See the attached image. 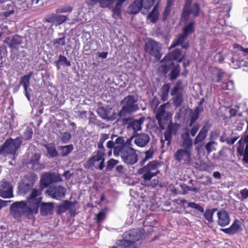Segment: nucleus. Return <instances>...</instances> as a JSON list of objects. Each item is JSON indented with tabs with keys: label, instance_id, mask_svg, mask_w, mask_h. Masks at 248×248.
Here are the masks:
<instances>
[{
	"label": "nucleus",
	"instance_id": "1",
	"mask_svg": "<svg viewBox=\"0 0 248 248\" xmlns=\"http://www.w3.org/2000/svg\"><path fill=\"white\" fill-rule=\"evenodd\" d=\"M38 177L34 173L30 172L25 175L18 183L17 193L22 195H26L30 192L27 198L29 203L28 212L37 214L38 212L39 203L42 200V189L34 188Z\"/></svg>",
	"mask_w": 248,
	"mask_h": 248
},
{
	"label": "nucleus",
	"instance_id": "2",
	"mask_svg": "<svg viewBox=\"0 0 248 248\" xmlns=\"http://www.w3.org/2000/svg\"><path fill=\"white\" fill-rule=\"evenodd\" d=\"M144 233L143 229H133L125 232L122 239L118 240L113 248H137L136 242L141 239Z\"/></svg>",
	"mask_w": 248,
	"mask_h": 248
},
{
	"label": "nucleus",
	"instance_id": "3",
	"mask_svg": "<svg viewBox=\"0 0 248 248\" xmlns=\"http://www.w3.org/2000/svg\"><path fill=\"white\" fill-rule=\"evenodd\" d=\"M113 155L116 157L120 156L122 161L128 165H134L139 160L137 151L132 147H116L113 151Z\"/></svg>",
	"mask_w": 248,
	"mask_h": 248
},
{
	"label": "nucleus",
	"instance_id": "4",
	"mask_svg": "<svg viewBox=\"0 0 248 248\" xmlns=\"http://www.w3.org/2000/svg\"><path fill=\"white\" fill-rule=\"evenodd\" d=\"M127 0H99V3L102 8L111 9L112 17L116 20L122 18L123 3Z\"/></svg>",
	"mask_w": 248,
	"mask_h": 248
},
{
	"label": "nucleus",
	"instance_id": "5",
	"mask_svg": "<svg viewBox=\"0 0 248 248\" xmlns=\"http://www.w3.org/2000/svg\"><path fill=\"white\" fill-rule=\"evenodd\" d=\"M137 102V99L134 95H128L125 97L121 102L123 106L118 113L119 116L122 118L137 111L139 109Z\"/></svg>",
	"mask_w": 248,
	"mask_h": 248
},
{
	"label": "nucleus",
	"instance_id": "6",
	"mask_svg": "<svg viewBox=\"0 0 248 248\" xmlns=\"http://www.w3.org/2000/svg\"><path fill=\"white\" fill-rule=\"evenodd\" d=\"M21 139V137H18L14 140L12 138L7 139L0 146V155L3 156L8 155H14L22 144Z\"/></svg>",
	"mask_w": 248,
	"mask_h": 248
},
{
	"label": "nucleus",
	"instance_id": "7",
	"mask_svg": "<svg viewBox=\"0 0 248 248\" xmlns=\"http://www.w3.org/2000/svg\"><path fill=\"white\" fill-rule=\"evenodd\" d=\"M160 166V163L156 160L150 161L146 166L139 170V173L142 174L141 178L145 181H150L160 173L157 169Z\"/></svg>",
	"mask_w": 248,
	"mask_h": 248
},
{
	"label": "nucleus",
	"instance_id": "8",
	"mask_svg": "<svg viewBox=\"0 0 248 248\" xmlns=\"http://www.w3.org/2000/svg\"><path fill=\"white\" fill-rule=\"evenodd\" d=\"M28 207L29 203L27 201L15 202L10 206L11 214L14 218L16 219L21 218L22 214H35L34 213L28 212Z\"/></svg>",
	"mask_w": 248,
	"mask_h": 248
},
{
	"label": "nucleus",
	"instance_id": "9",
	"mask_svg": "<svg viewBox=\"0 0 248 248\" xmlns=\"http://www.w3.org/2000/svg\"><path fill=\"white\" fill-rule=\"evenodd\" d=\"M145 51L157 60L162 57L161 47L160 44L152 39H149L145 44Z\"/></svg>",
	"mask_w": 248,
	"mask_h": 248
},
{
	"label": "nucleus",
	"instance_id": "10",
	"mask_svg": "<svg viewBox=\"0 0 248 248\" xmlns=\"http://www.w3.org/2000/svg\"><path fill=\"white\" fill-rule=\"evenodd\" d=\"M192 150L186 148L178 149L174 154V159L178 162L184 161V164L189 165L192 161Z\"/></svg>",
	"mask_w": 248,
	"mask_h": 248
},
{
	"label": "nucleus",
	"instance_id": "11",
	"mask_svg": "<svg viewBox=\"0 0 248 248\" xmlns=\"http://www.w3.org/2000/svg\"><path fill=\"white\" fill-rule=\"evenodd\" d=\"M60 181H61V178L59 176L50 172H46L41 176L39 189H41L42 191L44 188L48 187L53 183Z\"/></svg>",
	"mask_w": 248,
	"mask_h": 248
},
{
	"label": "nucleus",
	"instance_id": "12",
	"mask_svg": "<svg viewBox=\"0 0 248 248\" xmlns=\"http://www.w3.org/2000/svg\"><path fill=\"white\" fill-rule=\"evenodd\" d=\"M46 193L52 198L61 201L65 196L66 189L62 186H52L46 191Z\"/></svg>",
	"mask_w": 248,
	"mask_h": 248
},
{
	"label": "nucleus",
	"instance_id": "13",
	"mask_svg": "<svg viewBox=\"0 0 248 248\" xmlns=\"http://www.w3.org/2000/svg\"><path fill=\"white\" fill-rule=\"evenodd\" d=\"M77 203L76 201L70 202L68 200L63 201L62 204L59 205L56 212L57 215H61L67 211L69 212L71 216H75L76 212V208L75 204Z\"/></svg>",
	"mask_w": 248,
	"mask_h": 248
},
{
	"label": "nucleus",
	"instance_id": "14",
	"mask_svg": "<svg viewBox=\"0 0 248 248\" xmlns=\"http://www.w3.org/2000/svg\"><path fill=\"white\" fill-rule=\"evenodd\" d=\"M201 8L200 6L198 3H194L191 8H188L185 10H182L181 15V20L183 22H186L189 19L191 14L194 17H198L200 15Z\"/></svg>",
	"mask_w": 248,
	"mask_h": 248
},
{
	"label": "nucleus",
	"instance_id": "15",
	"mask_svg": "<svg viewBox=\"0 0 248 248\" xmlns=\"http://www.w3.org/2000/svg\"><path fill=\"white\" fill-rule=\"evenodd\" d=\"M94 155L89 158L86 162V165L87 166L88 168L94 166L96 162L100 161V164L96 168L100 170H102L104 168V163L105 160L104 156L105 153L99 152H94Z\"/></svg>",
	"mask_w": 248,
	"mask_h": 248
},
{
	"label": "nucleus",
	"instance_id": "16",
	"mask_svg": "<svg viewBox=\"0 0 248 248\" xmlns=\"http://www.w3.org/2000/svg\"><path fill=\"white\" fill-rule=\"evenodd\" d=\"M0 196L4 199L14 197L13 186L5 179H3L0 183Z\"/></svg>",
	"mask_w": 248,
	"mask_h": 248
},
{
	"label": "nucleus",
	"instance_id": "17",
	"mask_svg": "<svg viewBox=\"0 0 248 248\" xmlns=\"http://www.w3.org/2000/svg\"><path fill=\"white\" fill-rule=\"evenodd\" d=\"M181 127L179 124L170 122L164 132L165 140L167 141V144L169 145L172 140V135H176Z\"/></svg>",
	"mask_w": 248,
	"mask_h": 248
},
{
	"label": "nucleus",
	"instance_id": "18",
	"mask_svg": "<svg viewBox=\"0 0 248 248\" xmlns=\"http://www.w3.org/2000/svg\"><path fill=\"white\" fill-rule=\"evenodd\" d=\"M184 131L180 135V146L183 148L192 150V139L189 136V130L188 128L184 129Z\"/></svg>",
	"mask_w": 248,
	"mask_h": 248
},
{
	"label": "nucleus",
	"instance_id": "19",
	"mask_svg": "<svg viewBox=\"0 0 248 248\" xmlns=\"http://www.w3.org/2000/svg\"><path fill=\"white\" fill-rule=\"evenodd\" d=\"M217 223L220 227H223L230 224V217L229 213L224 209H221L217 212Z\"/></svg>",
	"mask_w": 248,
	"mask_h": 248
},
{
	"label": "nucleus",
	"instance_id": "20",
	"mask_svg": "<svg viewBox=\"0 0 248 248\" xmlns=\"http://www.w3.org/2000/svg\"><path fill=\"white\" fill-rule=\"evenodd\" d=\"M185 58V55H182V51L179 48H175L171 52H169L163 59L162 61L170 60L177 61L178 62H181Z\"/></svg>",
	"mask_w": 248,
	"mask_h": 248
},
{
	"label": "nucleus",
	"instance_id": "21",
	"mask_svg": "<svg viewBox=\"0 0 248 248\" xmlns=\"http://www.w3.org/2000/svg\"><path fill=\"white\" fill-rule=\"evenodd\" d=\"M211 126V124L209 121H206L200 130L196 137L194 140V144H197L202 141L206 137L207 133Z\"/></svg>",
	"mask_w": 248,
	"mask_h": 248
},
{
	"label": "nucleus",
	"instance_id": "22",
	"mask_svg": "<svg viewBox=\"0 0 248 248\" xmlns=\"http://www.w3.org/2000/svg\"><path fill=\"white\" fill-rule=\"evenodd\" d=\"M40 213L42 216L52 215L54 211V204L53 202H40L39 203Z\"/></svg>",
	"mask_w": 248,
	"mask_h": 248
},
{
	"label": "nucleus",
	"instance_id": "23",
	"mask_svg": "<svg viewBox=\"0 0 248 248\" xmlns=\"http://www.w3.org/2000/svg\"><path fill=\"white\" fill-rule=\"evenodd\" d=\"M187 37L183 33L179 34L170 45V48H172L178 46H181L182 48L186 49L189 46V43L187 42L184 44Z\"/></svg>",
	"mask_w": 248,
	"mask_h": 248
},
{
	"label": "nucleus",
	"instance_id": "24",
	"mask_svg": "<svg viewBox=\"0 0 248 248\" xmlns=\"http://www.w3.org/2000/svg\"><path fill=\"white\" fill-rule=\"evenodd\" d=\"M33 74L32 72H31L29 74L24 75L21 78L20 85H22L25 92V94L28 100H30V94L28 91V89L30 85V79Z\"/></svg>",
	"mask_w": 248,
	"mask_h": 248
},
{
	"label": "nucleus",
	"instance_id": "25",
	"mask_svg": "<svg viewBox=\"0 0 248 248\" xmlns=\"http://www.w3.org/2000/svg\"><path fill=\"white\" fill-rule=\"evenodd\" d=\"M41 158V154L39 153H35L31 157L29 164L31 165V169L34 170H42L44 168L43 164L40 163V159Z\"/></svg>",
	"mask_w": 248,
	"mask_h": 248
},
{
	"label": "nucleus",
	"instance_id": "26",
	"mask_svg": "<svg viewBox=\"0 0 248 248\" xmlns=\"http://www.w3.org/2000/svg\"><path fill=\"white\" fill-rule=\"evenodd\" d=\"M150 140V137L148 134L140 133L135 137L134 143L138 147H143L149 143Z\"/></svg>",
	"mask_w": 248,
	"mask_h": 248
},
{
	"label": "nucleus",
	"instance_id": "27",
	"mask_svg": "<svg viewBox=\"0 0 248 248\" xmlns=\"http://www.w3.org/2000/svg\"><path fill=\"white\" fill-rule=\"evenodd\" d=\"M124 144V139L122 136L118 137L113 141L112 140H108L106 144V147L108 149H113V151L116 147L121 148L124 146H126Z\"/></svg>",
	"mask_w": 248,
	"mask_h": 248
},
{
	"label": "nucleus",
	"instance_id": "28",
	"mask_svg": "<svg viewBox=\"0 0 248 248\" xmlns=\"http://www.w3.org/2000/svg\"><path fill=\"white\" fill-rule=\"evenodd\" d=\"M239 146L237 148V152L238 155L240 156H243V161L245 163L248 164V144H247L244 150V144L242 139H240L239 141Z\"/></svg>",
	"mask_w": 248,
	"mask_h": 248
},
{
	"label": "nucleus",
	"instance_id": "29",
	"mask_svg": "<svg viewBox=\"0 0 248 248\" xmlns=\"http://www.w3.org/2000/svg\"><path fill=\"white\" fill-rule=\"evenodd\" d=\"M143 8L142 0H134L127 8V12L131 15H135L139 12Z\"/></svg>",
	"mask_w": 248,
	"mask_h": 248
},
{
	"label": "nucleus",
	"instance_id": "30",
	"mask_svg": "<svg viewBox=\"0 0 248 248\" xmlns=\"http://www.w3.org/2000/svg\"><path fill=\"white\" fill-rule=\"evenodd\" d=\"M240 221L236 219L228 228L221 229L220 231L229 235H233L236 233L240 229Z\"/></svg>",
	"mask_w": 248,
	"mask_h": 248
},
{
	"label": "nucleus",
	"instance_id": "31",
	"mask_svg": "<svg viewBox=\"0 0 248 248\" xmlns=\"http://www.w3.org/2000/svg\"><path fill=\"white\" fill-rule=\"evenodd\" d=\"M161 62H164V63L161 64L158 69L165 75L168 74L170 71H171L176 65L173 61L170 60L162 61V60Z\"/></svg>",
	"mask_w": 248,
	"mask_h": 248
},
{
	"label": "nucleus",
	"instance_id": "32",
	"mask_svg": "<svg viewBox=\"0 0 248 248\" xmlns=\"http://www.w3.org/2000/svg\"><path fill=\"white\" fill-rule=\"evenodd\" d=\"M145 118L140 117L138 120H133L130 122L127 126L128 128H132L134 132L140 131L141 129V124L143 123Z\"/></svg>",
	"mask_w": 248,
	"mask_h": 248
},
{
	"label": "nucleus",
	"instance_id": "33",
	"mask_svg": "<svg viewBox=\"0 0 248 248\" xmlns=\"http://www.w3.org/2000/svg\"><path fill=\"white\" fill-rule=\"evenodd\" d=\"M4 43L7 44L9 47L11 48L17 49V46L21 44V41L17 36H13L12 38L7 37Z\"/></svg>",
	"mask_w": 248,
	"mask_h": 248
},
{
	"label": "nucleus",
	"instance_id": "34",
	"mask_svg": "<svg viewBox=\"0 0 248 248\" xmlns=\"http://www.w3.org/2000/svg\"><path fill=\"white\" fill-rule=\"evenodd\" d=\"M181 67L179 64H176L168 75L169 79L172 81L176 80L180 75Z\"/></svg>",
	"mask_w": 248,
	"mask_h": 248
},
{
	"label": "nucleus",
	"instance_id": "35",
	"mask_svg": "<svg viewBox=\"0 0 248 248\" xmlns=\"http://www.w3.org/2000/svg\"><path fill=\"white\" fill-rule=\"evenodd\" d=\"M165 104L160 105L157 108L155 115V118L160 127H161V123L165 113Z\"/></svg>",
	"mask_w": 248,
	"mask_h": 248
},
{
	"label": "nucleus",
	"instance_id": "36",
	"mask_svg": "<svg viewBox=\"0 0 248 248\" xmlns=\"http://www.w3.org/2000/svg\"><path fill=\"white\" fill-rule=\"evenodd\" d=\"M203 111V108L197 107L190 116L189 118V122L188 126L191 127L194 124L198 119L200 113Z\"/></svg>",
	"mask_w": 248,
	"mask_h": 248
},
{
	"label": "nucleus",
	"instance_id": "37",
	"mask_svg": "<svg viewBox=\"0 0 248 248\" xmlns=\"http://www.w3.org/2000/svg\"><path fill=\"white\" fill-rule=\"evenodd\" d=\"M89 123V124H91L93 126H97L101 128H103L105 127V124L97 119L96 116L92 111H90V113Z\"/></svg>",
	"mask_w": 248,
	"mask_h": 248
},
{
	"label": "nucleus",
	"instance_id": "38",
	"mask_svg": "<svg viewBox=\"0 0 248 248\" xmlns=\"http://www.w3.org/2000/svg\"><path fill=\"white\" fill-rule=\"evenodd\" d=\"M195 21L194 20L190 21L183 28V34L188 37L195 32Z\"/></svg>",
	"mask_w": 248,
	"mask_h": 248
},
{
	"label": "nucleus",
	"instance_id": "39",
	"mask_svg": "<svg viewBox=\"0 0 248 248\" xmlns=\"http://www.w3.org/2000/svg\"><path fill=\"white\" fill-rule=\"evenodd\" d=\"M67 19V17L64 15H57L56 16L49 17L46 19L49 23L55 22L57 25H61L65 22Z\"/></svg>",
	"mask_w": 248,
	"mask_h": 248
},
{
	"label": "nucleus",
	"instance_id": "40",
	"mask_svg": "<svg viewBox=\"0 0 248 248\" xmlns=\"http://www.w3.org/2000/svg\"><path fill=\"white\" fill-rule=\"evenodd\" d=\"M180 203L181 204H187L188 207H190L193 209H196L200 213H203V208L199 203L195 202H187V201L185 199H181L180 200Z\"/></svg>",
	"mask_w": 248,
	"mask_h": 248
},
{
	"label": "nucleus",
	"instance_id": "41",
	"mask_svg": "<svg viewBox=\"0 0 248 248\" xmlns=\"http://www.w3.org/2000/svg\"><path fill=\"white\" fill-rule=\"evenodd\" d=\"M109 135L107 134H102L98 142L97 143L98 150L95 152H101V153H105L106 149L103 145L104 142L108 139Z\"/></svg>",
	"mask_w": 248,
	"mask_h": 248
},
{
	"label": "nucleus",
	"instance_id": "42",
	"mask_svg": "<svg viewBox=\"0 0 248 248\" xmlns=\"http://www.w3.org/2000/svg\"><path fill=\"white\" fill-rule=\"evenodd\" d=\"M217 211V208L206 209L205 212L204 211L203 213V216L208 222L212 223L213 222V215Z\"/></svg>",
	"mask_w": 248,
	"mask_h": 248
},
{
	"label": "nucleus",
	"instance_id": "43",
	"mask_svg": "<svg viewBox=\"0 0 248 248\" xmlns=\"http://www.w3.org/2000/svg\"><path fill=\"white\" fill-rule=\"evenodd\" d=\"M184 88V85L183 84V82L182 80H178L174 87L170 91V94L172 96H174L175 94H177V93H179L180 91L183 90Z\"/></svg>",
	"mask_w": 248,
	"mask_h": 248
},
{
	"label": "nucleus",
	"instance_id": "44",
	"mask_svg": "<svg viewBox=\"0 0 248 248\" xmlns=\"http://www.w3.org/2000/svg\"><path fill=\"white\" fill-rule=\"evenodd\" d=\"M145 156L140 162V166H143L146 162L153 157L154 154V150L152 147H151L148 150L144 152Z\"/></svg>",
	"mask_w": 248,
	"mask_h": 248
},
{
	"label": "nucleus",
	"instance_id": "45",
	"mask_svg": "<svg viewBox=\"0 0 248 248\" xmlns=\"http://www.w3.org/2000/svg\"><path fill=\"white\" fill-rule=\"evenodd\" d=\"M159 17V13L158 10V5L156 4L153 9L151 12L149 14L148 17L151 19L153 23H155Z\"/></svg>",
	"mask_w": 248,
	"mask_h": 248
},
{
	"label": "nucleus",
	"instance_id": "46",
	"mask_svg": "<svg viewBox=\"0 0 248 248\" xmlns=\"http://www.w3.org/2000/svg\"><path fill=\"white\" fill-rule=\"evenodd\" d=\"M61 151V155L63 157L68 155L70 154L74 149L73 145L72 144H69L65 146H60Z\"/></svg>",
	"mask_w": 248,
	"mask_h": 248
},
{
	"label": "nucleus",
	"instance_id": "47",
	"mask_svg": "<svg viewBox=\"0 0 248 248\" xmlns=\"http://www.w3.org/2000/svg\"><path fill=\"white\" fill-rule=\"evenodd\" d=\"M45 147L47 150V153L52 157H55L59 155L55 145L53 144H47L45 145Z\"/></svg>",
	"mask_w": 248,
	"mask_h": 248
},
{
	"label": "nucleus",
	"instance_id": "48",
	"mask_svg": "<svg viewBox=\"0 0 248 248\" xmlns=\"http://www.w3.org/2000/svg\"><path fill=\"white\" fill-rule=\"evenodd\" d=\"M174 95L175 96L173 98V104L176 107H179L183 102V94L181 93H179Z\"/></svg>",
	"mask_w": 248,
	"mask_h": 248
},
{
	"label": "nucleus",
	"instance_id": "49",
	"mask_svg": "<svg viewBox=\"0 0 248 248\" xmlns=\"http://www.w3.org/2000/svg\"><path fill=\"white\" fill-rule=\"evenodd\" d=\"M59 62H61L62 64L63 63L67 66H70L71 65L70 62L67 60L66 57L62 55L59 56L58 61L56 62V64L58 69L60 68L59 65Z\"/></svg>",
	"mask_w": 248,
	"mask_h": 248
},
{
	"label": "nucleus",
	"instance_id": "50",
	"mask_svg": "<svg viewBox=\"0 0 248 248\" xmlns=\"http://www.w3.org/2000/svg\"><path fill=\"white\" fill-rule=\"evenodd\" d=\"M97 112L99 116L103 119H108L109 118L108 110L104 107L98 108Z\"/></svg>",
	"mask_w": 248,
	"mask_h": 248
},
{
	"label": "nucleus",
	"instance_id": "51",
	"mask_svg": "<svg viewBox=\"0 0 248 248\" xmlns=\"http://www.w3.org/2000/svg\"><path fill=\"white\" fill-rule=\"evenodd\" d=\"M119 161L118 160H115L113 158L109 159L107 162L106 170L108 171H111L114 168V167L119 163Z\"/></svg>",
	"mask_w": 248,
	"mask_h": 248
},
{
	"label": "nucleus",
	"instance_id": "52",
	"mask_svg": "<svg viewBox=\"0 0 248 248\" xmlns=\"http://www.w3.org/2000/svg\"><path fill=\"white\" fill-rule=\"evenodd\" d=\"M52 43L53 46H58L60 45L62 46H64L66 44L65 35L63 34L62 37L54 39Z\"/></svg>",
	"mask_w": 248,
	"mask_h": 248
},
{
	"label": "nucleus",
	"instance_id": "53",
	"mask_svg": "<svg viewBox=\"0 0 248 248\" xmlns=\"http://www.w3.org/2000/svg\"><path fill=\"white\" fill-rule=\"evenodd\" d=\"M33 135V130L31 128L27 127L23 133L22 138L25 140H29L31 139Z\"/></svg>",
	"mask_w": 248,
	"mask_h": 248
},
{
	"label": "nucleus",
	"instance_id": "54",
	"mask_svg": "<svg viewBox=\"0 0 248 248\" xmlns=\"http://www.w3.org/2000/svg\"><path fill=\"white\" fill-rule=\"evenodd\" d=\"M5 9L8 10L3 13V15L6 17L10 16L15 12L14 8L12 4H7L6 6Z\"/></svg>",
	"mask_w": 248,
	"mask_h": 248
},
{
	"label": "nucleus",
	"instance_id": "55",
	"mask_svg": "<svg viewBox=\"0 0 248 248\" xmlns=\"http://www.w3.org/2000/svg\"><path fill=\"white\" fill-rule=\"evenodd\" d=\"M155 0H142L143 8L145 9H149L154 5Z\"/></svg>",
	"mask_w": 248,
	"mask_h": 248
},
{
	"label": "nucleus",
	"instance_id": "56",
	"mask_svg": "<svg viewBox=\"0 0 248 248\" xmlns=\"http://www.w3.org/2000/svg\"><path fill=\"white\" fill-rule=\"evenodd\" d=\"M172 5L167 3L164 12L163 13V20H165L170 14L171 7Z\"/></svg>",
	"mask_w": 248,
	"mask_h": 248
},
{
	"label": "nucleus",
	"instance_id": "57",
	"mask_svg": "<svg viewBox=\"0 0 248 248\" xmlns=\"http://www.w3.org/2000/svg\"><path fill=\"white\" fill-rule=\"evenodd\" d=\"M214 144H217V142L214 141H209L205 144V148L208 154L213 151V150H215L214 147Z\"/></svg>",
	"mask_w": 248,
	"mask_h": 248
},
{
	"label": "nucleus",
	"instance_id": "58",
	"mask_svg": "<svg viewBox=\"0 0 248 248\" xmlns=\"http://www.w3.org/2000/svg\"><path fill=\"white\" fill-rule=\"evenodd\" d=\"M71 138V135L68 132H64L62 135L61 140L63 143H66L69 142Z\"/></svg>",
	"mask_w": 248,
	"mask_h": 248
},
{
	"label": "nucleus",
	"instance_id": "59",
	"mask_svg": "<svg viewBox=\"0 0 248 248\" xmlns=\"http://www.w3.org/2000/svg\"><path fill=\"white\" fill-rule=\"evenodd\" d=\"M72 11V7L70 6H65L61 7L56 10L57 13H66V12H71Z\"/></svg>",
	"mask_w": 248,
	"mask_h": 248
},
{
	"label": "nucleus",
	"instance_id": "60",
	"mask_svg": "<svg viewBox=\"0 0 248 248\" xmlns=\"http://www.w3.org/2000/svg\"><path fill=\"white\" fill-rule=\"evenodd\" d=\"M233 83L232 81H229L227 82H223L221 85V89L223 90H231L230 85L232 88H233Z\"/></svg>",
	"mask_w": 248,
	"mask_h": 248
},
{
	"label": "nucleus",
	"instance_id": "61",
	"mask_svg": "<svg viewBox=\"0 0 248 248\" xmlns=\"http://www.w3.org/2000/svg\"><path fill=\"white\" fill-rule=\"evenodd\" d=\"M105 217V213L103 212H99L96 216V222L99 223Z\"/></svg>",
	"mask_w": 248,
	"mask_h": 248
},
{
	"label": "nucleus",
	"instance_id": "62",
	"mask_svg": "<svg viewBox=\"0 0 248 248\" xmlns=\"http://www.w3.org/2000/svg\"><path fill=\"white\" fill-rule=\"evenodd\" d=\"M180 187L183 190L182 195H186L188 191H190L191 187L185 184H181Z\"/></svg>",
	"mask_w": 248,
	"mask_h": 248
},
{
	"label": "nucleus",
	"instance_id": "63",
	"mask_svg": "<svg viewBox=\"0 0 248 248\" xmlns=\"http://www.w3.org/2000/svg\"><path fill=\"white\" fill-rule=\"evenodd\" d=\"M200 128V125L199 124H196L194 125L190 130V133L192 137H194L198 131L199 130Z\"/></svg>",
	"mask_w": 248,
	"mask_h": 248
},
{
	"label": "nucleus",
	"instance_id": "64",
	"mask_svg": "<svg viewBox=\"0 0 248 248\" xmlns=\"http://www.w3.org/2000/svg\"><path fill=\"white\" fill-rule=\"evenodd\" d=\"M240 193L242 197V199L241 201H243L248 198V189L247 188L242 189Z\"/></svg>",
	"mask_w": 248,
	"mask_h": 248
}]
</instances>
